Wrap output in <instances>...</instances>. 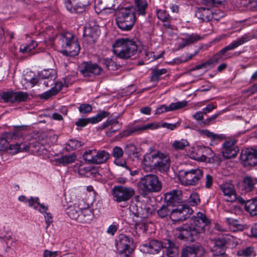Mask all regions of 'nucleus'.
<instances>
[{
  "label": "nucleus",
  "mask_w": 257,
  "mask_h": 257,
  "mask_svg": "<svg viewBox=\"0 0 257 257\" xmlns=\"http://www.w3.org/2000/svg\"><path fill=\"white\" fill-rule=\"evenodd\" d=\"M201 134L206 136L207 137L212 139L213 140H220V136L217 134L207 130H202L201 131Z\"/></svg>",
  "instance_id": "8fccbe9b"
},
{
  "label": "nucleus",
  "mask_w": 257,
  "mask_h": 257,
  "mask_svg": "<svg viewBox=\"0 0 257 257\" xmlns=\"http://www.w3.org/2000/svg\"><path fill=\"white\" fill-rule=\"evenodd\" d=\"M76 158L77 156L75 154L73 153L62 156L61 158L57 159L56 162L65 166L74 162L76 160Z\"/></svg>",
  "instance_id": "f704fd0d"
},
{
  "label": "nucleus",
  "mask_w": 257,
  "mask_h": 257,
  "mask_svg": "<svg viewBox=\"0 0 257 257\" xmlns=\"http://www.w3.org/2000/svg\"><path fill=\"white\" fill-rule=\"evenodd\" d=\"M1 98L5 102H20L26 101L29 98L28 94L23 91L3 92L0 94Z\"/></svg>",
  "instance_id": "f8f14e48"
},
{
  "label": "nucleus",
  "mask_w": 257,
  "mask_h": 257,
  "mask_svg": "<svg viewBox=\"0 0 257 257\" xmlns=\"http://www.w3.org/2000/svg\"><path fill=\"white\" fill-rule=\"evenodd\" d=\"M118 254L117 257H131L132 250H127L123 251H118Z\"/></svg>",
  "instance_id": "774afa93"
},
{
  "label": "nucleus",
  "mask_w": 257,
  "mask_h": 257,
  "mask_svg": "<svg viewBox=\"0 0 257 257\" xmlns=\"http://www.w3.org/2000/svg\"><path fill=\"white\" fill-rule=\"evenodd\" d=\"M110 113L108 111H102L97 113L95 116L89 118H80L75 122V124L78 127L77 128L79 130V127L82 128L86 126L88 123L95 124L100 121L103 118L109 117Z\"/></svg>",
  "instance_id": "dca6fc26"
},
{
  "label": "nucleus",
  "mask_w": 257,
  "mask_h": 257,
  "mask_svg": "<svg viewBox=\"0 0 257 257\" xmlns=\"http://www.w3.org/2000/svg\"><path fill=\"white\" fill-rule=\"evenodd\" d=\"M125 151L128 155H134L137 153V148L134 144H130L126 145Z\"/></svg>",
  "instance_id": "864d4df0"
},
{
  "label": "nucleus",
  "mask_w": 257,
  "mask_h": 257,
  "mask_svg": "<svg viewBox=\"0 0 257 257\" xmlns=\"http://www.w3.org/2000/svg\"><path fill=\"white\" fill-rule=\"evenodd\" d=\"M185 39L190 45L202 39V37L197 34H192L188 35V37Z\"/></svg>",
  "instance_id": "de8ad7c7"
},
{
  "label": "nucleus",
  "mask_w": 257,
  "mask_h": 257,
  "mask_svg": "<svg viewBox=\"0 0 257 257\" xmlns=\"http://www.w3.org/2000/svg\"><path fill=\"white\" fill-rule=\"evenodd\" d=\"M113 200L118 202L126 203L135 194L134 189L122 185H115L111 190Z\"/></svg>",
  "instance_id": "6e6552de"
},
{
  "label": "nucleus",
  "mask_w": 257,
  "mask_h": 257,
  "mask_svg": "<svg viewBox=\"0 0 257 257\" xmlns=\"http://www.w3.org/2000/svg\"><path fill=\"white\" fill-rule=\"evenodd\" d=\"M219 187L227 201L233 202L237 200V195L232 184L225 183L221 184Z\"/></svg>",
  "instance_id": "412c9836"
},
{
  "label": "nucleus",
  "mask_w": 257,
  "mask_h": 257,
  "mask_svg": "<svg viewBox=\"0 0 257 257\" xmlns=\"http://www.w3.org/2000/svg\"><path fill=\"white\" fill-rule=\"evenodd\" d=\"M178 126V123H168L167 122L163 123L162 126L165 128H167L170 130H174Z\"/></svg>",
  "instance_id": "680f3d73"
},
{
  "label": "nucleus",
  "mask_w": 257,
  "mask_h": 257,
  "mask_svg": "<svg viewBox=\"0 0 257 257\" xmlns=\"http://www.w3.org/2000/svg\"><path fill=\"white\" fill-rule=\"evenodd\" d=\"M236 141H226L223 144V156L226 159L234 158L239 152L238 148L235 145Z\"/></svg>",
  "instance_id": "aec40b11"
},
{
  "label": "nucleus",
  "mask_w": 257,
  "mask_h": 257,
  "mask_svg": "<svg viewBox=\"0 0 257 257\" xmlns=\"http://www.w3.org/2000/svg\"><path fill=\"white\" fill-rule=\"evenodd\" d=\"M95 156V150L85 151L83 154V159L89 163L94 164Z\"/></svg>",
  "instance_id": "a19ab883"
},
{
  "label": "nucleus",
  "mask_w": 257,
  "mask_h": 257,
  "mask_svg": "<svg viewBox=\"0 0 257 257\" xmlns=\"http://www.w3.org/2000/svg\"><path fill=\"white\" fill-rule=\"evenodd\" d=\"M9 147V143L7 139L4 138H0V151H4L7 150Z\"/></svg>",
  "instance_id": "4d7b16f0"
},
{
  "label": "nucleus",
  "mask_w": 257,
  "mask_h": 257,
  "mask_svg": "<svg viewBox=\"0 0 257 257\" xmlns=\"http://www.w3.org/2000/svg\"><path fill=\"white\" fill-rule=\"evenodd\" d=\"M205 252L204 248L200 245L187 246L182 248L180 257H202Z\"/></svg>",
  "instance_id": "a211bd4d"
},
{
  "label": "nucleus",
  "mask_w": 257,
  "mask_h": 257,
  "mask_svg": "<svg viewBox=\"0 0 257 257\" xmlns=\"http://www.w3.org/2000/svg\"><path fill=\"white\" fill-rule=\"evenodd\" d=\"M116 21L118 28L121 30H131L136 22L135 9L132 7L121 8Z\"/></svg>",
  "instance_id": "423d86ee"
},
{
  "label": "nucleus",
  "mask_w": 257,
  "mask_h": 257,
  "mask_svg": "<svg viewBox=\"0 0 257 257\" xmlns=\"http://www.w3.org/2000/svg\"><path fill=\"white\" fill-rule=\"evenodd\" d=\"M37 46V43L36 41H33L29 45H21L20 48V51L23 53L31 52Z\"/></svg>",
  "instance_id": "79ce46f5"
},
{
  "label": "nucleus",
  "mask_w": 257,
  "mask_h": 257,
  "mask_svg": "<svg viewBox=\"0 0 257 257\" xmlns=\"http://www.w3.org/2000/svg\"><path fill=\"white\" fill-rule=\"evenodd\" d=\"M254 248L252 246H248L244 249L239 250L237 252L238 255H242L246 257L250 256L253 252Z\"/></svg>",
  "instance_id": "49530a36"
},
{
  "label": "nucleus",
  "mask_w": 257,
  "mask_h": 257,
  "mask_svg": "<svg viewBox=\"0 0 257 257\" xmlns=\"http://www.w3.org/2000/svg\"><path fill=\"white\" fill-rule=\"evenodd\" d=\"M240 159L245 167L257 165V149L248 148L242 150Z\"/></svg>",
  "instance_id": "4468645a"
},
{
  "label": "nucleus",
  "mask_w": 257,
  "mask_h": 257,
  "mask_svg": "<svg viewBox=\"0 0 257 257\" xmlns=\"http://www.w3.org/2000/svg\"><path fill=\"white\" fill-rule=\"evenodd\" d=\"M58 251H51L48 250H45L43 252L44 257H56L58 255Z\"/></svg>",
  "instance_id": "e2e57ef3"
},
{
  "label": "nucleus",
  "mask_w": 257,
  "mask_h": 257,
  "mask_svg": "<svg viewBox=\"0 0 257 257\" xmlns=\"http://www.w3.org/2000/svg\"><path fill=\"white\" fill-rule=\"evenodd\" d=\"M244 208L252 216L257 215V199L246 200Z\"/></svg>",
  "instance_id": "2f4dec72"
},
{
  "label": "nucleus",
  "mask_w": 257,
  "mask_h": 257,
  "mask_svg": "<svg viewBox=\"0 0 257 257\" xmlns=\"http://www.w3.org/2000/svg\"><path fill=\"white\" fill-rule=\"evenodd\" d=\"M114 163L118 166L124 167L126 169V163L125 160L120 159V158L115 159Z\"/></svg>",
  "instance_id": "338daca9"
},
{
  "label": "nucleus",
  "mask_w": 257,
  "mask_h": 257,
  "mask_svg": "<svg viewBox=\"0 0 257 257\" xmlns=\"http://www.w3.org/2000/svg\"><path fill=\"white\" fill-rule=\"evenodd\" d=\"M110 158V154L104 150L96 151L95 150V164L105 163Z\"/></svg>",
  "instance_id": "7c9ffc66"
},
{
  "label": "nucleus",
  "mask_w": 257,
  "mask_h": 257,
  "mask_svg": "<svg viewBox=\"0 0 257 257\" xmlns=\"http://www.w3.org/2000/svg\"><path fill=\"white\" fill-rule=\"evenodd\" d=\"M65 5L68 11L71 13H74L75 11V6L73 7L70 0H66V1L65 2Z\"/></svg>",
  "instance_id": "052dcab7"
},
{
  "label": "nucleus",
  "mask_w": 257,
  "mask_h": 257,
  "mask_svg": "<svg viewBox=\"0 0 257 257\" xmlns=\"http://www.w3.org/2000/svg\"><path fill=\"white\" fill-rule=\"evenodd\" d=\"M90 172L89 168L82 167L81 165H80L78 170L79 174L81 176H85L86 173H88Z\"/></svg>",
  "instance_id": "69168bd1"
},
{
  "label": "nucleus",
  "mask_w": 257,
  "mask_h": 257,
  "mask_svg": "<svg viewBox=\"0 0 257 257\" xmlns=\"http://www.w3.org/2000/svg\"><path fill=\"white\" fill-rule=\"evenodd\" d=\"M213 184V177L209 174H207L205 176V187L210 188Z\"/></svg>",
  "instance_id": "bf43d9fd"
},
{
  "label": "nucleus",
  "mask_w": 257,
  "mask_h": 257,
  "mask_svg": "<svg viewBox=\"0 0 257 257\" xmlns=\"http://www.w3.org/2000/svg\"><path fill=\"white\" fill-rule=\"evenodd\" d=\"M256 183L257 179L250 176H246L243 178L240 188L245 192H250L253 190L254 185Z\"/></svg>",
  "instance_id": "cd10ccee"
},
{
  "label": "nucleus",
  "mask_w": 257,
  "mask_h": 257,
  "mask_svg": "<svg viewBox=\"0 0 257 257\" xmlns=\"http://www.w3.org/2000/svg\"><path fill=\"white\" fill-rule=\"evenodd\" d=\"M115 241V245L118 251L132 250L130 246L133 243V240L129 236L124 234H120L118 236Z\"/></svg>",
  "instance_id": "6ab92c4d"
},
{
  "label": "nucleus",
  "mask_w": 257,
  "mask_h": 257,
  "mask_svg": "<svg viewBox=\"0 0 257 257\" xmlns=\"http://www.w3.org/2000/svg\"><path fill=\"white\" fill-rule=\"evenodd\" d=\"M138 185L139 189L146 194L159 192L162 189V184L158 177L153 174L147 175L141 178Z\"/></svg>",
  "instance_id": "0eeeda50"
},
{
  "label": "nucleus",
  "mask_w": 257,
  "mask_h": 257,
  "mask_svg": "<svg viewBox=\"0 0 257 257\" xmlns=\"http://www.w3.org/2000/svg\"><path fill=\"white\" fill-rule=\"evenodd\" d=\"M67 145L70 147L72 150H76L83 145V144L75 139H71L68 141Z\"/></svg>",
  "instance_id": "3c124183"
},
{
  "label": "nucleus",
  "mask_w": 257,
  "mask_h": 257,
  "mask_svg": "<svg viewBox=\"0 0 257 257\" xmlns=\"http://www.w3.org/2000/svg\"><path fill=\"white\" fill-rule=\"evenodd\" d=\"M83 204H84V201L81 200L79 202L78 205L75 204L73 206H69L66 210L67 214L72 219L76 220L78 221Z\"/></svg>",
  "instance_id": "b1692460"
},
{
  "label": "nucleus",
  "mask_w": 257,
  "mask_h": 257,
  "mask_svg": "<svg viewBox=\"0 0 257 257\" xmlns=\"http://www.w3.org/2000/svg\"><path fill=\"white\" fill-rule=\"evenodd\" d=\"M165 247L166 248V255L168 257H175L178 254V246L172 240H167V246Z\"/></svg>",
  "instance_id": "c756f323"
},
{
  "label": "nucleus",
  "mask_w": 257,
  "mask_h": 257,
  "mask_svg": "<svg viewBox=\"0 0 257 257\" xmlns=\"http://www.w3.org/2000/svg\"><path fill=\"white\" fill-rule=\"evenodd\" d=\"M176 207L172 209L171 219L173 221H184L189 218L193 212L191 208L185 204Z\"/></svg>",
  "instance_id": "ddd939ff"
},
{
  "label": "nucleus",
  "mask_w": 257,
  "mask_h": 257,
  "mask_svg": "<svg viewBox=\"0 0 257 257\" xmlns=\"http://www.w3.org/2000/svg\"><path fill=\"white\" fill-rule=\"evenodd\" d=\"M140 250L145 253L155 254L158 253L163 248V244L161 241L157 239H151L148 243L141 244Z\"/></svg>",
  "instance_id": "f3484780"
},
{
  "label": "nucleus",
  "mask_w": 257,
  "mask_h": 257,
  "mask_svg": "<svg viewBox=\"0 0 257 257\" xmlns=\"http://www.w3.org/2000/svg\"><path fill=\"white\" fill-rule=\"evenodd\" d=\"M233 237L229 234H225L221 237L215 239L214 242V246L211 251L214 253L218 252V251H225V245L231 241Z\"/></svg>",
  "instance_id": "5701e85b"
},
{
  "label": "nucleus",
  "mask_w": 257,
  "mask_h": 257,
  "mask_svg": "<svg viewBox=\"0 0 257 257\" xmlns=\"http://www.w3.org/2000/svg\"><path fill=\"white\" fill-rule=\"evenodd\" d=\"M210 224V220L206 215L198 212L193 216L189 224H185L176 228L179 232L176 234L178 238L194 241L199 238L201 234L205 232L206 227Z\"/></svg>",
  "instance_id": "f257e3e1"
},
{
  "label": "nucleus",
  "mask_w": 257,
  "mask_h": 257,
  "mask_svg": "<svg viewBox=\"0 0 257 257\" xmlns=\"http://www.w3.org/2000/svg\"><path fill=\"white\" fill-rule=\"evenodd\" d=\"M167 73V70L165 68L161 69H154L152 70L150 80L152 82H158L162 75Z\"/></svg>",
  "instance_id": "4c0bfd02"
},
{
  "label": "nucleus",
  "mask_w": 257,
  "mask_h": 257,
  "mask_svg": "<svg viewBox=\"0 0 257 257\" xmlns=\"http://www.w3.org/2000/svg\"><path fill=\"white\" fill-rule=\"evenodd\" d=\"M113 52L117 57L127 59L136 54L138 45L135 41L128 38L115 40L112 45Z\"/></svg>",
  "instance_id": "7ed1b4c3"
},
{
  "label": "nucleus",
  "mask_w": 257,
  "mask_h": 257,
  "mask_svg": "<svg viewBox=\"0 0 257 257\" xmlns=\"http://www.w3.org/2000/svg\"><path fill=\"white\" fill-rule=\"evenodd\" d=\"M63 84L61 82H56L55 86L48 91H45L40 95V98L48 99L51 96L57 94L62 88Z\"/></svg>",
  "instance_id": "c85d7f7f"
},
{
  "label": "nucleus",
  "mask_w": 257,
  "mask_h": 257,
  "mask_svg": "<svg viewBox=\"0 0 257 257\" xmlns=\"http://www.w3.org/2000/svg\"><path fill=\"white\" fill-rule=\"evenodd\" d=\"M143 168L146 171L157 170L167 172L170 166V159L168 155L160 152L147 154L144 156Z\"/></svg>",
  "instance_id": "f03ea898"
},
{
  "label": "nucleus",
  "mask_w": 257,
  "mask_h": 257,
  "mask_svg": "<svg viewBox=\"0 0 257 257\" xmlns=\"http://www.w3.org/2000/svg\"><path fill=\"white\" fill-rule=\"evenodd\" d=\"M179 175L183 184L186 185H195L203 176V172L200 169L181 170Z\"/></svg>",
  "instance_id": "1a4fd4ad"
},
{
  "label": "nucleus",
  "mask_w": 257,
  "mask_h": 257,
  "mask_svg": "<svg viewBox=\"0 0 257 257\" xmlns=\"http://www.w3.org/2000/svg\"><path fill=\"white\" fill-rule=\"evenodd\" d=\"M254 35L250 33H247L245 34L241 37L238 38L236 40L233 41L232 43L214 55L207 61L208 66L212 67L219 61L225 59L226 57H225L224 54L227 51L232 50L244 43L254 39Z\"/></svg>",
  "instance_id": "39448f33"
},
{
  "label": "nucleus",
  "mask_w": 257,
  "mask_h": 257,
  "mask_svg": "<svg viewBox=\"0 0 257 257\" xmlns=\"http://www.w3.org/2000/svg\"><path fill=\"white\" fill-rule=\"evenodd\" d=\"M84 204L81 211L78 222L83 223H88L93 219L94 215L92 210L89 208L88 204Z\"/></svg>",
  "instance_id": "393cba45"
},
{
  "label": "nucleus",
  "mask_w": 257,
  "mask_h": 257,
  "mask_svg": "<svg viewBox=\"0 0 257 257\" xmlns=\"http://www.w3.org/2000/svg\"><path fill=\"white\" fill-rule=\"evenodd\" d=\"M164 199L170 206H178L184 204L182 191L179 189H174L164 194Z\"/></svg>",
  "instance_id": "9b49d317"
},
{
  "label": "nucleus",
  "mask_w": 257,
  "mask_h": 257,
  "mask_svg": "<svg viewBox=\"0 0 257 257\" xmlns=\"http://www.w3.org/2000/svg\"><path fill=\"white\" fill-rule=\"evenodd\" d=\"M39 77L42 79H49L50 83L53 82L56 78V72L54 69H44L39 73Z\"/></svg>",
  "instance_id": "473e14b6"
},
{
  "label": "nucleus",
  "mask_w": 257,
  "mask_h": 257,
  "mask_svg": "<svg viewBox=\"0 0 257 257\" xmlns=\"http://www.w3.org/2000/svg\"><path fill=\"white\" fill-rule=\"evenodd\" d=\"M27 201L30 207H33L34 209H38V206H39L38 211L44 213L48 209V205H45L43 203H40L39 198L38 197H30L27 200Z\"/></svg>",
  "instance_id": "bb28decb"
},
{
  "label": "nucleus",
  "mask_w": 257,
  "mask_h": 257,
  "mask_svg": "<svg viewBox=\"0 0 257 257\" xmlns=\"http://www.w3.org/2000/svg\"><path fill=\"white\" fill-rule=\"evenodd\" d=\"M112 155L115 159L120 158L123 155V151L120 147L116 146L112 150Z\"/></svg>",
  "instance_id": "603ef678"
},
{
  "label": "nucleus",
  "mask_w": 257,
  "mask_h": 257,
  "mask_svg": "<svg viewBox=\"0 0 257 257\" xmlns=\"http://www.w3.org/2000/svg\"><path fill=\"white\" fill-rule=\"evenodd\" d=\"M204 113H205L204 111H198L192 115L193 118L197 121L198 124L199 122L203 120L204 115H205Z\"/></svg>",
  "instance_id": "6e6d98bb"
},
{
  "label": "nucleus",
  "mask_w": 257,
  "mask_h": 257,
  "mask_svg": "<svg viewBox=\"0 0 257 257\" xmlns=\"http://www.w3.org/2000/svg\"><path fill=\"white\" fill-rule=\"evenodd\" d=\"M141 207H139L136 204H133L130 206V212L136 217H144L145 215H143V214H141L140 212L141 211Z\"/></svg>",
  "instance_id": "c03bdc74"
},
{
  "label": "nucleus",
  "mask_w": 257,
  "mask_h": 257,
  "mask_svg": "<svg viewBox=\"0 0 257 257\" xmlns=\"http://www.w3.org/2000/svg\"><path fill=\"white\" fill-rule=\"evenodd\" d=\"M58 44L62 53L66 56H75L79 53L80 47L77 38L71 33L66 32L58 36Z\"/></svg>",
  "instance_id": "20e7f679"
},
{
  "label": "nucleus",
  "mask_w": 257,
  "mask_h": 257,
  "mask_svg": "<svg viewBox=\"0 0 257 257\" xmlns=\"http://www.w3.org/2000/svg\"><path fill=\"white\" fill-rule=\"evenodd\" d=\"M157 17L159 19L164 22V26L166 28H170L171 17L169 15L165 10H159L157 13Z\"/></svg>",
  "instance_id": "72a5a7b5"
},
{
  "label": "nucleus",
  "mask_w": 257,
  "mask_h": 257,
  "mask_svg": "<svg viewBox=\"0 0 257 257\" xmlns=\"http://www.w3.org/2000/svg\"><path fill=\"white\" fill-rule=\"evenodd\" d=\"M203 153L204 154L202 155L200 157L197 158V160L202 162H205L207 160V156L210 158L213 157V153L212 150L209 148L203 147Z\"/></svg>",
  "instance_id": "37998d69"
},
{
  "label": "nucleus",
  "mask_w": 257,
  "mask_h": 257,
  "mask_svg": "<svg viewBox=\"0 0 257 257\" xmlns=\"http://www.w3.org/2000/svg\"><path fill=\"white\" fill-rule=\"evenodd\" d=\"M188 200L191 205L193 206L198 205L200 202L199 196L196 193H193L190 194Z\"/></svg>",
  "instance_id": "09e8293b"
},
{
  "label": "nucleus",
  "mask_w": 257,
  "mask_h": 257,
  "mask_svg": "<svg viewBox=\"0 0 257 257\" xmlns=\"http://www.w3.org/2000/svg\"><path fill=\"white\" fill-rule=\"evenodd\" d=\"M170 206L167 204L163 205L157 210V213L158 216L161 218H165L168 216L171 217L172 209L170 208Z\"/></svg>",
  "instance_id": "c9c22d12"
},
{
  "label": "nucleus",
  "mask_w": 257,
  "mask_h": 257,
  "mask_svg": "<svg viewBox=\"0 0 257 257\" xmlns=\"http://www.w3.org/2000/svg\"><path fill=\"white\" fill-rule=\"evenodd\" d=\"M100 34L99 26L94 21H90L83 28V36L88 43H95Z\"/></svg>",
  "instance_id": "9d476101"
},
{
  "label": "nucleus",
  "mask_w": 257,
  "mask_h": 257,
  "mask_svg": "<svg viewBox=\"0 0 257 257\" xmlns=\"http://www.w3.org/2000/svg\"><path fill=\"white\" fill-rule=\"evenodd\" d=\"M78 109L80 113L86 114L92 111V106L88 103H82L79 105Z\"/></svg>",
  "instance_id": "a18cd8bd"
},
{
  "label": "nucleus",
  "mask_w": 257,
  "mask_h": 257,
  "mask_svg": "<svg viewBox=\"0 0 257 257\" xmlns=\"http://www.w3.org/2000/svg\"><path fill=\"white\" fill-rule=\"evenodd\" d=\"M136 11L139 15L145 16L146 9L148 6L147 3L145 1L135 0Z\"/></svg>",
  "instance_id": "e433bc0d"
},
{
  "label": "nucleus",
  "mask_w": 257,
  "mask_h": 257,
  "mask_svg": "<svg viewBox=\"0 0 257 257\" xmlns=\"http://www.w3.org/2000/svg\"><path fill=\"white\" fill-rule=\"evenodd\" d=\"M80 71L84 77H91L100 75L102 69L96 63L86 62L82 64Z\"/></svg>",
  "instance_id": "2eb2a0df"
},
{
  "label": "nucleus",
  "mask_w": 257,
  "mask_h": 257,
  "mask_svg": "<svg viewBox=\"0 0 257 257\" xmlns=\"http://www.w3.org/2000/svg\"><path fill=\"white\" fill-rule=\"evenodd\" d=\"M102 63L108 70H113L114 62L111 59H105L103 60Z\"/></svg>",
  "instance_id": "13d9d810"
},
{
  "label": "nucleus",
  "mask_w": 257,
  "mask_h": 257,
  "mask_svg": "<svg viewBox=\"0 0 257 257\" xmlns=\"http://www.w3.org/2000/svg\"><path fill=\"white\" fill-rule=\"evenodd\" d=\"M195 17L201 20V22H209L212 20V13L209 9L198 8L195 13Z\"/></svg>",
  "instance_id": "a878e982"
},
{
  "label": "nucleus",
  "mask_w": 257,
  "mask_h": 257,
  "mask_svg": "<svg viewBox=\"0 0 257 257\" xmlns=\"http://www.w3.org/2000/svg\"><path fill=\"white\" fill-rule=\"evenodd\" d=\"M187 103V101L183 100L171 103L169 106L163 104L156 109L155 114H160L165 112L179 109L186 106Z\"/></svg>",
  "instance_id": "4be33fe9"
},
{
  "label": "nucleus",
  "mask_w": 257,
  "mask_h": 257,
  "mask_svg": "<svg viewBox=\"0 0 257 257\" xmlns=\"http://www.w3.org/2000/svg\"><path fill=\"white\" fill-rule=\"evenodd\" d=\"M140 208H141V211L140 213L141 214H143V215L144 214V215H145V216H145L144 217H140L141 218H147L149 217L150 215L152 214V210L149 207L144 206V207H141Z\"/></svg>",
  "instance_id": "5fc2aeb1"
},
{
  "label": "nucleus",
  "mask_w": 257,
  "mask_h": 257,
  "mask_svg": "<svg viewBox=\"0 0 257 257\" xmlns=\"http://www.w3.org/2000/svg\"><path fill=\"white\" fill-rule=\"evenodd\" d=\"M215 108L216 106H215L213 104L210 103L208 104L205 107L203 108L202 109V111L205 112L204 113L205 115H206L207 113L211 112Z\"/></svg>",
  "instance_id": "0e129e2a"
},
{
  "label": "nucleus",
  "mask_w": 257,
  "mask_h": 257,
  "mask_svg": "<svg viewBox=\"0 0 257 257\" xmlns=\"http://www.w3.org/2000/svg\"><path fill=\"white\" fill-rule=\"evenodd\" d=\"M221 114L220 112L214 114L206 119H203V121L199 122V125L202 127H206L209 126L212 123H213L215 121V119Z\"/></svg>",
  "instance_id": "ea45409f"
},
{
  "label": "nucleus",
  "mask_w": 257,
  "mask_h": 257,
  "mask_svg": "<svg viewBox=\"0 0 257 257\" xmlns=\"http://www.w3.org/2000/svg\"><path fill=\"white\" fill-rule=\"evenodd\" d=\"M189 142L187 140L181 139L180 140H176L172 144V148L176 151L182 150L185 148L189 146Z\"/></svg>",
  "instance_id": "58836bf2"
}]
</instances>
